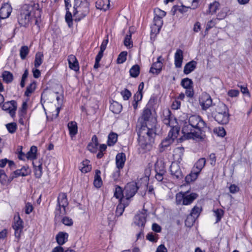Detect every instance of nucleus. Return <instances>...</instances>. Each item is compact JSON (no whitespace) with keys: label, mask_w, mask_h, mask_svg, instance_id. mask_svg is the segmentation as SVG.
<instances>
[{"label":"nucleus","mask_w":252,"mask_h":252,"mask_svg":"<svg viewBox=\"0 0 252 252\" xmlns=\"http://www.w3.org/2000/svg\"><path fill=\"white\" fill-rule=\"evenodd\" d=\"M192 80L188 78L183 79L181 81V85L185 89L192 88Z\"/></svg>","instance_id":"nucleus-39"},{"label":"nucleus","mask_w":252,"mask_h":252,"mask_svg":"<svg viewBox=\"0 0 252 252\" xmlns=\"http://www.w3.org/2000/svg\"><path fill=\"white\" fill-rule=\"evenodd\" d=\"M8 131L11 133H13L17 129V125L15 123H9L6 125Z\"/></svg>","instance_id":"nucleus-49"},{"label":"nucleus","mask_w":252,"mask_h":252,"mask_svg":"<svg viewBox=\"0 0 252 252\" xmlns=\"http://www.w3.org/2000/svg\"><path fill=\"white\" fill-rule=\"evenodd\" d=\"M205 126V123L200 116H191L182 128L183 136L186 139H202L204 135L202 133V128Z\"/></svg>","instance_id":"nucleus-2"},{"label":"nucleus","mask_w":252,"mask_h":252,"mask_svg":"<svg viewBox=\"0 0 252 252\" xmlns=\"http://www.w3.org/2000/svg\"><path fill=\"white\" fill-rule=\"evenodd\" d=\"M155 16L154 19V24L151 27V32L154 34L158 33L163 24L162 18L166 15V12L158 8L154 10Z\"/></svg>","instance_id":"nucleus-4"},{"label":"nucleus","mask_w":252,"mask_h":252,"mask_svg":"<svg viewBox=\"0 0 252 252\" xmlns=\"http://www.w3.org/2000/svg\"><path fill=\"white\" fill-rule=\"evenodd\" d=\"M198 196L196 193H191L189 194L187 192H184V199L183 201L184 205H188L190 204Z\"/></svg>","instance_id":"nucleus-17"},{"label":"nucleus","mask_w":252,"mask_h":252,"mask_svg":"<svg viewBox=\"0 0 252 252\" xmlns=\"http://www.w3.org/2000/svg\"><path fill=\"white\" fill-rule=\"evenodd\" d=\"M201 211V207L197 206H194L192 209L189 215L188 216L187 220L185 221L186 225L189 226L192 225L195 221V219L199 216Z\"/></svg>","instance_id":"nucleus-8"},{"label":"nucleus","mask_w":252,"mask_h":252,"mask_svg":"<svg viewBox=\"0 0 252 252\" xmlns=\"http://www.w3.org/2000/svg\"><path fill=\"white\" fill-rule=\"evenodd\" d=\"M110 109L114 113L118 114L122 110V106L118 102L113 101L110 106Z\"/></svg>","instance_id":"nucleus-31"},{"label":"nucleus","mask_w":252,"mask_h":252,"mask_svg":"<svg viewBox=\"0 0 252 252\" xmlns=\"http://www.w3.org/2000/svg\"><path fill=\"white\" fill-rule=\"evenodd\" d=\"M139 72L140 67L137 64L133 65L129 70L130 75L132 77L135 78L137 77Z\"/></svg>","instance_id":"nucleus-38"},{"label":"nucleus","mask_w":252,"mask_h":252,"mask_svg":"<svg viewBox=\"0 0 252 252\" xmlns=\"http://www.w3.org/2000/svg\"><path fill=\"white\" fill-rule=\"evenodd\" d=\"M118 135L114 132L110 133L108 137L107 144L108 146H113L117 141Z\"/></svg>","instance_id":"nucleus-33"},{"label":"nucleus","mask_w":252,"mask_h":252,"mask_svg":"<svg viewBox=\"0 0 252 252\" xmlns=\"http://www.w3.org/2000/svg\"><path fill=\"white\" fill-rule=\"evenodd\" d=\"M114 196L119 199L120 202L122 203L123 202H126L124 190H123L120 187L117 186L116 187L114 192Z\"/></svg>","instance_id":"nucleus-23"},{"label":"nucleus","mask_w":252,"mask_h":252,"mask_svg":"<svg viewBox=\"0 0 252 252\" xmlns=\"http://www.w3.org/2000/svg\"><path fill=\"white\" fill-rule=\"evenodd\" d=\"M146 222V215L144 213L136 215L134 217V223L138 226H143Z\"/></svg>","instance_id":"nucleus-22"},{"label":"nucleus","mask_w":252,"mask_h":252,"mask_svg":"<svg viewBox=\"0 0 252 252\" xmlns=\"http://www.w3.org/2000/svg\"><path fill=\"white\" fill-rule=\"evenodd\" d=\"M127 52H121L117 59V63H124L126 59Z\"/></svg>","instance_id":"nucleus-48"},{"label":"nucleus","mask_w":252,"mask_h":252,"mask_svg":"<svg viewBox=\"0 0 252 252\" xmlns=\"http://www.w3.org/2000/svg\"><path fill=\"white\" fill-rule=\"evenodd\" d=\"M239 91L237 90H230L227 93V94L232 97H236L239 95Z\"/></svg>","instance_id":"nucleus-56"},{"label":"nucleus","mask_w":252,"mask_h":252,"mask_svg":"<svg viewBox=\"0 0 252 252\" xmlns=\"http://www.w3.org/2000/svg\"><path fill=\"white\" fill-rule=\"evenodd\" d=\"M196 63L194 61H192L188 63L185 66L184 68V73L188 74L193 71L196 67Z\"/></svg>","instance_id":"nucleus-26"},{"label":"nucleus","mask_w":252,"mask_h":252,"mask_svg":"<svg viewBox=\"0 0 252 252\" xmlns=\"http://www.w3.org/2000/svg\"><path fill=\"white\" fill-rule=\"evenodd\" d=\"M58 203L59 208L57 209L55 212V218L57 219L61 215L65 213V207L68 205L67 196L65 193H61L59 194L58 198Z\"/></svg>","instance_id":"nucleus-5"},{"label":"nucleus","mask_w":252,"mask_h":252,"mask_svg":"<svg viewBox=\"0 0 252 252\" xmlns=\"http://www.w3.org/2000/svg\"><path fill=\"white\" fill-rule=\"evenodd\" d=\"M131 35L130 33L129 34L126 35L124 40L125 45L128 48H130L132 46V42L131 41Z\"/></svg>","instance_id":"nucleus-45"},{"label":"nucleus","mask_w":252,"mask_h":252,"mask_svg":"<svg viewBox=\"0 0 252 252\" xmlns=\"http://www.w3.org/2000/svg\"><path fill=\"white\" fill-rule=\"evenodd\" d=\"M186 89L187 90L185 92L186 95L189 97H192L194 94L192 88H190Z\"/></svg>","instance_id":"nucleus-62"},{"label":"nucleus","mask_w":252,"mask_h":252,"mask_svg":"<svg viewBox=\"0 0 252 252\" xmlns=\"http://www.w3.org/2000/svg\"><path fill=\"white\" fill-rule=\"evenodd\" d=\"M17 107L16 102L14 100H11L5 102L2 106V109L3 110L8 112L10 115L13 117L15 116Z\"/></svg>","instance_id":"nucleus-10"},{"label":"nucleus","mask_w":252,"mask_h":252,"mask_svg":"<svg viewBox=\"0 0 252 252\" xmlns=\"http://www.w3.org/2000/svg\"><path fill=\"white\" fill-rule=\"evenodd\" d=\"M147 239L151 242H156L157 238L153 233H148L146 236Z\"/></svg>","instance_id":"nucleus-59"},{"label":"nucleus","mask_w":252,"mask_h":252,"mask_svg":"<svg viewBox=\"0 0 252 252\" xmlns=\"http://www.w3.org/2000/svg\"><path fill=\"white\" fill-rule=\"evenodd\" d=\"M97 145L96 144L90 143L88 144L87 148L92 153H95L97 151Z\"/></svg>","instance_id":"nucleus-54"},{"label":"nucleus","mask_w":252,"mask_h":252,"mask_svg":"<svg viewBox=\"0 0 252 252\" xmlns=\"http://www.w3.org/2000/svg\"><path fill=\"white\" fill-rule=\"evenodd\" d=\"M96 7L97 9L106 11L109 7V0H97L96 1Z\"/></svg>","instance_id":"nucleus-24"},{"label":"nucleus","mask_w":252,"mask_h":252,"mask_svg":"<svg viewBox=\"0 0 252 252\" xmlns=\"http://www.w3.org/2000/svg\"><path fill=\"white\" fill-rule=\"evenodd\" d=\"M206 159L205 158H201L197 160L194 164L193 169L197 171V173H200L202 169L203 168L205 165Z\"/></svg>","instance_id":"nucleus-25"},{"label":"nucleus","mask_w":252,"mask_h":252,"mask_svg":"<svg viewBox=\"0 0 252 252\" xmlns=\"http://www.w3.org/2000/svg\"><path fill=\"white\" fill-rule=\"evenodd\" d=\"M137 184L135 182H131L127 184L126 186L124 192L126 202H128V200L133 197L138 189Z\"/></svg>","instance_id":"nucleus-7"},{"label":"nucleus","mask_w":252,"mask_h":252,"mask_svg":"<svg viewBox=\"0 0 252 252\" xmlns=\"http://www.w3.org/2000/svg\"><path fill=\"white\" fill-rule=\"evenodd\" d=\"M126 155L123 153H119L116 157V164L117 167L119 169H122L126 161Z\"/></svg>","instance_id":"nucleus-19"},{"label":"nucleus","mask_w":252,"mask_h":252,"mask_svg":"<svg viewBox=\"0 0 252 252\" xmlns=\"http://www.w3.org/2000/svg\"><path fill=\"white\" fill-rule=\"evenodd\" d=\"M121 94L123 96V99L125 100H128L131 95L130 91L126 89L121 92Z\"/></svg>","instance_id":"nucleus-52"},{"label":"nucleus","mask_w":252,"mask_h":252,"mask_svg":"<svg viewBox=\"0 0 252 252\" xmlns=\"http://www.w3.org/2000/svg\"><path fill=\"white\" fill-rule=\"evenodd\" d=\"M214 132H216L218 136L223 137L225 134L226 132L224 128L222 127H219L218 128L214 129Z\"/></svg>","instance_id":"nucleus-51"},{"label":"nucleus","mask_w":252,"mask_h":252,"mask_svg":"<svg viewBox=\"0 0 252 252\" xmlns=\"http://www.w3.org/2000/svg\"><path fill=\"white\" fill-rule=\"evenodd\" d=\"M199 102L202 109L204 110H207L212 105V100L211 96L206 93L202 94Z\"/></svg>","instance_id":"nucleus-11"},{"label":"nucleus","mask_w":252,"mask_h":252,"mask_svg":"<svg viewBox=\"0 0 252 252\" xmlns=\"http://www.w3.org/2000/svg\"><path fill=\"white\" fill-rule=\"evenodd\" d=\"M38 10V5L35 3L23 5L19 10L18 22L21 26L27 27L34 18L35 12Z\"/></svg>","instance_id":"nucleus-3"},{"label":"nucleus","mask_w":252,"mask_h":252,"mask_svg":"<svg viewBox=\"0 0 252 252\" xmlns=\"http://www.w3.org/2000/svg\"><path fill=\"white\" fill-rule=\"evenodd\" d=\"M179 132V128L177 126H173V127H172L169 131L167 138H172L173 141H174V139L177 137Z\"/></svg>","instance_id":"nucleus-32"},{"label":"nucleus","mask_w":252,"mask_h":252,"mask_svg":"<svg viewBox=\"0 0 252 252\" xmlns=\"http://www.w3.org/2000/svg\"><path fill=\"white\" fill-rule=\"evenodd\" d=\"M128 204L127 202H123L122 203L120 202V203L118 205L116 211V214L118 216H120L122 215L125 208L127 206Z\"/></svg>","instance_id":"nucleus-34"},{"label":"nucleus","mask_w":252,"mask_h":252,"mask_svg":"<svg viewBox=\"0 0 252 252\" xmlns=\"http://www.w3.org/2000/svg\"><path fill=\"white\" fill-rule=\"evenodd\" d=\"M180 101L178 100H175L172 104V108L173 109L177 110L180 108Z\"/></svg>","instance_id":"nucleus-63"},{"label":"nucleus","mask_w":252,"mask_h":252,"mask_svg":"<svg viewBox=\"0 0 252 252\" xmlns=\"http://www.w3.org/2000/svg\"><path fill=\"white\" fill-rule=\"evenodd\" d=\"M138 122L141 124L137 131L139 146L143 152L149 151L156 134V118L150 109L145 108Z\"/></svg>","instance_id":"nucleus-1"},{"label":"nucleus","mask_w":252,"mask_h":252,"mask_svg":"<svg viewBox=\"0 0 252 252\" xmlns=\"http://www.w3.org/2000/svg\"><path fill=\"white\" fill-rule=\"evenodd\" d=\"M199 174V173H197V171L192 169L191 173L186 177V182L187 183H189L195 181L198 177Z\"/></svg>","instance_id":"nucleus-28"},{"label":"nucleus","mask_w":252,"mask_h":252,"mask_svg":"<svg viewBox=\"0 0 252 252\" xmlns=\"http://www.w3.org/2000/svg\"><path fill=\"white\" fill-rule=\"evenodd\" d=\"M161 56L158 57L157 61L152 64L150 72L153 74H158L161 72L162 67V63L161 61Z\"/></svg>","instance_id":"nucleus-13"},{"label":"nucleus","mask_w":252,"mask_h":252,"mask_svg":"<svg viewBox=\"0 0 252 252\" xmlns=\"http://www.w3.org/2000/svg\"><path fill=\"white\" fill-rule=\"evenodd\" d=\"M12 227L15 230V236L19 239L21 232L23 229V221L19 216L15 217Z\"/></svg>","instance_id":"nucleus-9"},{"label":"nucleus","mask_w":252,"mask_h":252,"mask_svg":"<svg viewBox=\"0 0 252 252\" xmlns=\"http://www.w3.org/2000/svg\"><path fill=\"white\" fill-rule=\"evenodd\" d=\"M29 53V49L27 46H22L20 50V56L22 60L25 59Z\"/></svg>","instance_id":"nucleus-40"},{"label":"nucleus","mask_w":252,"mask_h":252,"mask_svg":"<svg viewBox=\"0 0 252 252\" xmlns=\"http://www.w3.org/2000/svg\"><path fill=\"white\" fill-rule=\"evenodd\" d=\"M217 113H228V110L226 106L223 103H220L217 106V107L216 109Z\"/></svg>","instance_id":"nucleus-42"},{"label":"nucleus","mask_w":252,"mask_h":252,"mask_svg":"<svg viewBox=\"0 0 252 252\" xmlns=\"http://www.w3.org/2000/svg\"><path fill=\"white\" fill-rule=\"evenodd\" d=\"M174 64L177 68L182 67L183 60V52L181 49H177L174 56Z\"/></svg>","instance_id":"nucleus-16"},{"label":"nucleus","mask_w":252,"mask_h":252,"mask_svg":"<svg viewBox=\"0 0 252 252\" xmlns=\"http://www.w3.org/2000/svg\"><path fill=\"white\" fill-rule=\"evenodd\" d=\"M215 216L217 218L216 222L220 221L223 215V211L221 209H217L214 211Z\"/></svg>","instance_id":"nucleus-50"},{"label":"nucleus","mask_w":252,"mask_h":252,"mask_svg":"<svg viewBox=\"0 0 252 252\" xmlns=\"http://www.w3.org/2000/svg\"><path fill=\"white\" fill-rule=\"evenodd\" d=\"M35 84L33 82L30 84L29 86L27 87L26 91L25 93V95L29 96L35 90Z\"/></svg>","instance_id":"nucleus-44"},{"label":"nucleus","mask_w":252,"mask_h":252,"mask_svg":"<svg viewBox=\"0 0 252 252\" xmlns=\"http://www.w3.org/2000/svg\"><path fill=\"white\" fill-rule=\"evenodd\" d=\"M184 199V192H179L176 196V202L178 205H183V201Z\"/></svg>","instance_id":"nucleus-46"},{"label":"nucleus","mask_w":252,"mask_h":252,"mask_svg":"<svg viewBox=\"0 0 252 252\" xmlns=\"http://www.w3.org/2000/svg\"><path fill=\"white\" fill-rule=\"evenodd\" d=\"M34 174L36 178H40L42 175V166L39 165L35 167Z\"/></svg>","instance_id":"nucleus-53"},{"label":"nucleus","mask_w":252,"mask_h":252,"mask_svg":"<svg viewBox=\"0 0 252 252\" xmlns=\"http://www.w3.org/2000/svg\"><path fill=\"white\" fill-rule=\"evenodd\" d=\"M171 174L173 177L177 179H182L183 178V174L180 168L179 165L176 162H172L170 167Z\"/></svg>","instance_id":"nucleus-12"},{"label":"nucleus","mask_w":252,"mask_h":252,"mask_svg":"<svg viewBox=\"0 0 252 252\" xmlns=\"http://www.w3.org/2000/svg\"><path fill=\"white\" fill-rule=\"evenodd\" d=\"M229 191L232 193H235L239 191V188L235 185H231L229 187Z\"/></svg>","instance_id":"nucleus-61"},{"label":"nucleus","mask_w":252,"mask_h":252,"mask_svg":"<svg viewBox=\"0 0 252 252\" xmlns=\"http://www.w3.org/2000/svg\"><path fill=\"white\" fill-rule=\"evenodd\" d=\"M62 221L65 225L71 226L73 224V221L72 219L67 217H63Z\"/></svg>","instance_id":"nucleus-55"},{"label":"nucleus","mask_w":252,"mask_h":252,"mask_svg":"<svg viewBox=\"0 0 252 252\" xmlns=\"http://www.w3.org/2000/svg\"><path fill=\"white\" fill-rule=\"evenodd\" d=\"M156 252H167V250L164 245H160L157 249Z\"/></svg>","instance_id":"nucleus-64"},{"label":"nucleus","mask_w":252,"mask_h":252,"mask_svg":"<svg viewBox=\"0 0 252 252\" xmlns=\"http://www.w3.org/2000/svg\"><path fill=\"white\" fill-rule=\"evenodd\" d=\"M44 55L42 52H37L35 56L34 66L35 68L38 67L43 63Z\"/></svg>","instance_id":"nucleus-27"},{"label":"nucleus","mask_w":252,"mask_h":252,"mask_svg":"<svg viewBox=\"0 0 252 252\" xmlns=\"http://www.w3.org/2000/svg\"><path fill=\"white\" fill-rule=\"evenodd\" d=\"M161 171L163 172V174H165V167L162 163L161 162H157L155 164V171L156 173H159Z\"/></svg>","instance_id":"nucleus-47"},{"label":"nucleus","mask_w":252,"mask_h":252,"mask_svg":"<svg viewBox=\"0 0 252 252\" xmlns=\"http://www.w3.org/2000/svg\"><path fill=\"white\" fill-rule=\"evenodd\" d=\"M163 122L167 126H168L171 127L173 126H176L174 124H176V122L174 119L167 115V117L164 118L163 119Z\"/></svg>","instance_id":"nucleus-35"},{"label":"nucleus","mask_w":252,"mask_h":252,"mask_svg":"<svg viewBox=\"0 0 252 252\" xmlns=\"http://www.w3.org/2000/svg\"><path fill=\"white\" fill-rule=\"evenodd\" d=\"M68 236V235L67 233L60 232L56 238L58 244L60 245L64 244L67 241Z\"/></svg>","instance_id":"nucleus-21"},{"label":"nucleus","mask_w":252,"mask_h":252,"mask_svg":"<svg viewBox=\"0 0 252 252\" xmlns=\"http://www.w3.org/2000/svg\"><path fill=\"white\" fill-rule=\"evenodd\" d=\"M89 2L87 0H74V6L76 12H80L84 17L89 12Z\"/></svg>","instance_id":"nucleus-6"},{"label":"nucleus","mask_w":252,"mask_h":252,"mask_svg":"<svg viewBox=\"0 0 252 252\" xmlns=\"http://www.w3.org/2000/svg\"><path fill=\"white\" fill-rule=\"evenodd\" d=\"M215 24H216V22H215V20H210L207 23L205 31H208L210 29H211L213 27H214Z\"/></svg>","instance_id":"nucleus-57"},{"label":"nucleus","mask_w":252,"mask_h":252,"mask_svg":"<svg viewBox=\"0 0 252 252\" xmlns=\"http://www.w3.org/2000/svg\"><path fill=\"white\" fill-rule=\"evenodd\" d=\"M220 7V3L218 1H214L211 3L209 5L208 10L207 11V13L214 14L215 13Z\"/></svg>","instance_id":"nucleus-30"},{"label":"nucleus","mask_w":252,"mask_h":252,"mask_svg":"<svg viewBox=\"0 0 252 252\" xmlns=\"http://www.w3.org/2000/svg\"><path fill=\"white\" fill-rule=\"evenodd\" d=\"M31 170L28 166H24L21 169H17L11 173L13 179L19 176H26L30 173Z\"/></svg>","instance_id":"nucleus-14"},{"label":"nucleus","mask_w":252,"mask_h":252,"mask_svg":"<svg viewBox=\"0 0 252 252\" xmlns=\"http://www.w3.org/2000/svg\"><path fill=\"white\" fill-rule=\"evenodd\" d=\"M32 73L33 76L35 78H38L40 76V71L37 68H35L32 69Z\"/></svg>","instance_id":"nucleus-60"},{"label":"nucleus","mask_w":252,"mask_h":252,"mask_svg":"<svg viewBox=\"0 0 252 252\" xmlns=\"http://www.w3.org/2000/svg\"><path fill=\"white\" fill-rule=\"evenodd\" d=\"M215 119L220 124H227L229 122L228 113H217L215 116Z\"/></svg>","instance_id":"nucleus-15"},{"label":"nucleus","mask_w":252,"mask_h":252,"mask_svg":"<svg viewBox=\"0 0 252 252\" xmlns=\"http://www.w3.org/2000/svg\"><path fill=\"white\" fill-rule=\"evenodd\" d=\"M172 138H166L164 139L160 144L161 148L162 149L161 151L164 150V148L168 147L171 143H173Z\"/></svg>","instance_id":"nucleus-43"},{"label":"nucleus","mask_w":252,"mask_h":252,"mask_svg":"<svg viewBox=\"0 0 252 252\" xmlns=\"http://www.w3.org/2000/svg\"><path fill=\"white\" fill-rule=\"evenodd\" d=\"M37 152V148L36 146H32L31 147L30 151H29L26 155L28 159H33L36 158V153Z\"/></svg>","instance_id":"nucleus-36"},{"label":"nucleus","mask_w":252,"mask_h":252,"mask_svg":"<svg viewBox=\"0 0 252 252\" xmlns=\"http://www.w3.org/2000/svg\"><path fill=\"white\" fill-rule=\"evenodd\" d=\"M3 80L6 83L11 82L13 80V75L9 71H4L2 74Z\"/></svg>","instance_id":"nucleus-41"},{"label":"nucleus","mask_w":252,"mask_h":252,"mask_svg":"<svg viewBox=\"0 0 252 252\" xmlns=\"http://www.w3.org/2000/svg\"><path fill=\"white\" fill-rule=\"evenodd\" d=\"M66 9L67 10L65 19V21L67 23L68 26L69 28H71L73 26V21H72V16L71 12H70L68 9L67 5L66 4Z\"/></svg>","instance_id":"nucleus-37"},{"label":"nucleus","mask_w":252,"mask_h":252,"mask_svg":"<svg viewBox=\"0 0 252 252\" xmlns=\"http://www.w3.org/2000/svg\"><path fill=\"white\" fill-rule=\"evenodd\" d=\"M13 180V176L11 174L7 177L3 170L0 169V182L3 185L10 183Z\"/></svg>","instance_id":"nucleus-20"},{"label":"nucleus","mask_w":252,"mask_h":252,"mask_svg":"<svg viewBox=\"0 0 252 252\" xmlns=\"http://www.w3.org/2000/svg\"><path fill=\"white\" fill-rule=\"evenodd\" d=\"M68 62L69 67L70 69L77 71L79 70V64L76 58L73 55H70L68 57Z\"/></svg>","instance_id":"nucleus-18"},{"label":"nucleus","mask_w":252,"mask_h":252,"mask_svg":"<svg viewBox=\"0 0 252 252\" xmlns=\"http://www.w3.org/2000/svg\"><path fill=\"white\" fill-rule=\"evenodd\" d=\"M33 210L32 205L29 203H27L25 206V212L27 214H30Z\"/></svg>","instance_id":"nucleus-58"},{"label":"nucleus","mask_w":252,"mask_h":252,"mask_svg":"<svg viewBox=\"0 0 252 252\" xmlns=\"http://www.w3.org/2000/svg\"><path fill=\"white\" fill-rule=\"evenodd\" d=\"M68 128L71 136H74L77 132V126L75 122L71 121L68 124Z\"/></svg>","instance_id":"nucleus-29"}]
</instances>
